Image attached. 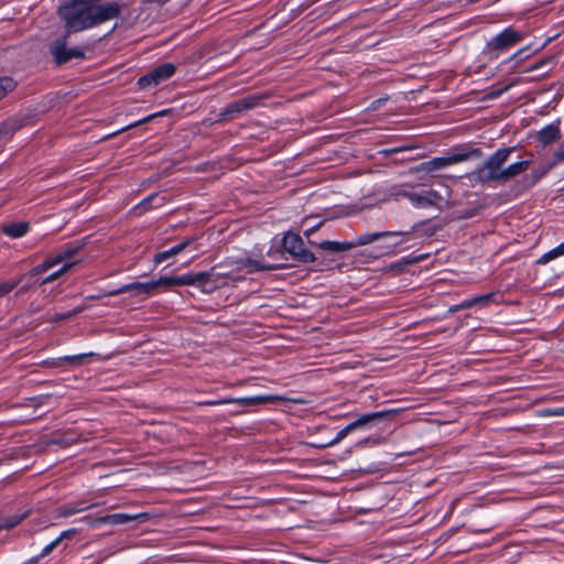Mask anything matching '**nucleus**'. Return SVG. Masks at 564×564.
<instances>
[{
	"instance_id": "11",
	"label": "nucleus",
	"mask_w": 564,
	"mask_h": 564,
	"mask_svg": "<svg viewBox=\"0 0 564 564\" xmlns=\"http://www.w3.org/2000/svg\"><path fill=\"white\" fill-rule=\"evenodd\" d=\"M66 44V37H63L54 41L50 46V52L58 65L64 64L72 58H83L85 55L80 47L67 48Z\"/></svg>"
},
{
	"instance_id": "9",
	"label": "nucleus",
	"mask_w": 564,
	"mask_h": 564,
	"mask_svg": "<svg viewBox=\"0 0 564 564\" xmlns=\"http://www.w3.org/2000/svg\"><path fill=\"white\" fill-rule=\"evenodd\" d=\"M440 228H441V226L435 224V221L432 219H426V220L416 223L411 227L410 230L397 231L395 237H400V239L398 241H395L393 243V246L409 242L412 239L432 237Z\"/></svg>"
},
{
	"instance_id": "34",
	"label": "nucleus",
	"mask_w": 564,
	"mask_h": 564,
	"mask_svg": "<svg viewBox=\"0 0 564 564\" xmlns=\"http://www.w3.org/2000/svg\"><path fill=\"white\" fill-rule=\"evenodd\" d=\"M412 194L411 186L408 184L394 185L390 188V195L395 198L404 197L409 199V195Z\"/></svg>"
},
{
	"instance_id": "3",
	"label": "nucleus",
	"mask_w": 564,
	"mask_h": 564,
	"mask_svg": "<svg viewBox=\"0 0 564 564\" xmlns=\"http://www.w3.org/2000/svg\"><path fill=\"white\" fill-rule=\"evenodd\" d=\"M514 148H500L490 154L485 162L468 174L473 186L487 183H502L503 165Z\"/></svg>"
},
{
	"instance_id": "7",
	"label": "nucleus",
	"mask_w": 564,
	"mask_h": 564,
	"mask_svg": "<svg viewBox=\"0 0 564 564\" xmlns=\"http://www.w3.org/2000/svg\"><path fill=\"white\" fill-rule=\"evenodd\" d=\"M523 39L522 32L508 26L503 29L500 33L494 36L490 41L487 42V50L489 53L495 54L496 56L506 52L509 48L513 47L516 44L521 42Z\"/></svg>"
},
{
	"instance_id": "49",
	"label": "nucleus",
	"mask_w": 564,
	"mask_h": 564,
	"mask_svg": "<svg viewBox=\"0 0 564 564\" xmlns=\"http://www.w3.org/2000/svg\"><path fill=\"white\" fill-rule=\"evenodd\" d=\"M42 557H43V556H40V554H39V555H36V556L31 557V558H30L28 562H25L24 564H36V563L40 561V558H42Z\"/></svg>"
},
{
	"instance_id": "17",
	"label": "nucleus",
	"mask_w": 564,
	"mask_h": 564,
	"mask_svg": "<svg viewBox=\"0 0 564 564\" xmlns=\"http://www.w3.org/2000/svg\"><path fill=\"white\" fill-rule=\"evenodd\" d=\"M397 231H376V232H367L357 236L352 240L346 241L347 243V250H350L356 247L370 245L381 238L386 237H395Z\"/></svg>"
},
{
	"instance_id": "23",
	"label": "nucleus",
	"mask_w": 564,
	"mask_h": 564,
	"mask_svg": "<svg viewBox=\"0 0 564 564\" xmlns=\"http://www.w3.org/2000/svg\"><path fill=\"white\" fill-rule=\"evenodd\" d=\"M29 516H30V510H25V511L18 512V513L2 518L0 520V531L1 530H11V529L15 528Z\"/></svg>"
},
{
	"instance_id": "30",
	"label": "nucleus",
	"mask_w": 564,
	"mask_h": 564,
	"mask_svg": "<svg viewBox=\"0 0 564 564\" xmlns=\"http://www.w3.org/2000/svg\"><path fill=\"white\" fill-rule=\"evenodd\" d=\"M55 262L53 260L52 257H48L46 258L42 263L33 267L28 273L26 275H30V276H35V275H39V274H42L44 272H46L47 270H50L51 268L55 267ZM25 276V274H23Z\"/></svg>"
},
{
	"instance_id": "27",
	"label": "nucleus",
	"mask_w": 564,
	"mask_h": 564,
	"mask_svg": "<svg viewBox=\"0 0 564 564\" xmlns=\"http://www.w3.org/2000/svg\"><path fill=\"white\" fill-rule=\"evenodd\" d=\"M74 533V530H66L63 531L55 540H53L51 543H48L40 553V556H47L53 550H55L59 543L64 540L69 538Z\"/></svg>"
},
{
	"instance_id": "20",
	"label": "nucleus",
	"mask_w": 564,
	"mask_h": 564,
	"mask_svg": "<svg viewBox=\"0 0 564 564\" xmlns=\"http://www.w3.org/2000/svg\"><path fill=\"white\" fill-rule=\"evenodd\" d=\"M30 229V226L25 221L11 223L2 227V231L6 236L17 239L25 236Z\"/></svg>"
},
{
	"instance_id": "8",
	"label": "nucleus",
	"mask_w": 564,
	"mask_h": 564,
	"mask_svg": "<svg viewBox=\"0 0 564 564\" xmlns=\"http://www.w3.org/2000/svg\"><path fill=\"white\" fill-rule=\"evenodd\" d=\"M280 399L275 395H254V397H245V398H225V399H217V400H208L200 402V405H221V404H235L237 405V409L232 411V414H240L243 412L242 408L245 406H253L258 404H263L267 402H271L273 400Z\"/></svg>"
},
{
	"instance_id": "4",
	"label": "nucleus",
	"mask_w": 564,
	"mask_h": 564,
	"mask_svg": "<svg viewBox=\"0 0 564 564\" xmlns=\"http://www.w3.org/2000/svg\"><path fill=\"white\" fill-rule=\"evenodd\" d=\"M267 257L272 261L265 260L263 257L260 259L242 258L230 264V270L236 273L242 274L243 279L248 273H254L258 271H272L284 267L282 260H285L284 250L279 248H270L267 251Z\"/></svg>"
},
{
	"instance_id": "50",
	"label": "nucleus",
	"mask_w": 564,
	"mask_h": 564,
	"mask_svg": "<svg viewBox=\"0 0 564 564\" xmlns=\"http://www.w3.org/2000/svg\"><path fill=\"white\" fill-rule=\"evenodd\" d=\"M462 310H463V307H460V303L449 307V312H452V313H455V312H458Z\"/></svg>"
},
{
	"instance_id": "14",
	"label": "nucleus",
	"mask_w": 564,
	"mask_h": 564,
	"mask_svg": "<svg viewBox=\"0 0 564 564\" xmlns=\"http://www.w3.org/2000/svg\"><path fill=\"white\" fill-rule=\"evenodd\" d=\"M409 200L416 208H427L437 205L442 197L436 191L429 189L421 193L412 192L409 195Z\"/></svg>"
},
{
	"instance_id": "12",
	"label": "nucleus",
	"mask_w": 564,
	"mask_h": 564,
	"mask_svg": "<svg viewBox=\"0 0 564 564\" xmlns=\"http://www.w3.org/2000/svg\"><path fill=\"white\" fill-rule=\"evenodd\" d=\"M127 292H134L137 294H143L151 296L156 293L154 280L149 282H132L124 284L118 289L106 291L102 296H116Z\"/></svg>"
},
{
	"instance_id": "19",
	"label": "nucleus",
	"mask_w": 564,
	"mask_h": 564,
	"mask_svg": "<svg viewBox=\"0 0 564 564\" xmlns=\"http://www.w3.org/2000/svg\"><path fill=\"white\" fill-rule=\"evenodd\" d=\"M530 165H531V161L524 160V161L511 163L508 166L503 167L502 183H507L508 181L512 180L513 177L524 173L529 169Z\"/></svg>"
},
{
	"instance_id": "5",
	"label": "nucleus",
	"mask_w": 564,
	"mask_h": 564,
	"mask_svg": "<svg viewBox=\"0 0 564 564\" xmlns=\"http://www.w3.org/2000/svg\"><path fill=\"white\" fill-rule=\"evenodd\" d=\"M482 152L479 148H453L446 155L424 161L415 167L416 172L432 173L444 170L448 166L464 162L473 156L480 158Z\"/></svg>"
},
{
	"instance_id": "21",
	"label": "nucleus",
	"mask_w": 564,
	"mask_h": 564,
	"mask_svg": "<svg viewBox=\"0 0 564 564\" xmlns=\"http://www.w3.org/2000/svg\"><path fill=\"white\" fill-rule=\"evenodd\" d=\"M555 165H552V162L546 165H540L538 167H534L529 175H525L523 181L527 186L532 187L534 186L540 180H542L551 169H553Z\"/></svg>"
},
{
	"instance_id": "45",
	"label": "nucleus",
	"mask_w": 564,
	"mask_h": 564,
	"mask_svg": "<svg viewBox=\"0 0 564 564\" xmlns=\"http://www.w3.org/2000/svg\"><path fill=\"white\" fill-rule=\"evenodd\" d=\"M88 508H90V506L78 507V508H64V510L62 511V514L67 517V516H72V514H75L77 512L84 511V510H86Z\"/></svg>"
},
{
	"instance_id": "1",
	"label": "nucleus",
	"mask_w": 564,
	"mask_h": 564,
	"mask_svg": "<svg viewBox=\"0 0 564 564\" xmlns=\"http://www.w3.org/2000/svg\"><path fill=\"white\" fill-rule=\"evenodd\" d=\"M101 0H70L59 6L58 14L65 22L67 33L80 32L95 28L121 13L117 1L101 3Z\"/></svg>"
},
{
	"instance_id": "39",
	"label": "nucleus",
	"mask_w": 564,
	"mask_h": 564,
	"mask_svg": "<svg viewBox=\"0 0 564 564\" xmlns=\"http://www.w3.org/2000/svg\"><path fill=\"white\" fill-rule=\"evenodd\" d=\"M80 312H83V307H76L74 308L73 311H69L65 314H56L54 319L55 321H64V319H68V318H72L74 316H76L77 314H79Z\"/></svg>"
},
{
	"instance_id": "43",
	"label": "nucleus",
	"mask_w": 564,
	"mask_h": 564,
	"mask_svg": "<svg viewBox=\"0 0 564 564\" xmlns=\"http://www.w3.org/2000/svg\"><path fill=\"white\" fill-rule=\"evenodd\" d=\"M160 198L159 194H152L150 196H148L147 198H144L141 203H140V207L144 210L149 209L150 207H152L151 203L155 199Z\"/></svg>"
},
{
	"instance_id": "15",
	"label": "nucleus",
	"mask_w": 564,
	"mask_h": 564,
	"mask_svg": "<svg viewBox=\"0 0 564 564\" xmlns=\"http://www.w3.org/2000/svg\"><path fill=\"white\" fill-rule=\"evenodd\" d=\"M260 102V98L257 96H247L240 99H237L229 105H227L225 109V115L230 116L231 118L235 115L242 113L245 111H248L256 106H258Z\"/></svg>"
},
{
	"instance_id": "26",
	"label": "nucleus",
	"mask_w": 564,
	"mask_h": 564,
	"mask_svg": "<svg viewBox=\"0 0 564 564\" xmlns=\"http://www.w3.org/2000/svg\"><path fill=\"white\" fill-rule=\"evenodd\" d=\"M74 533V530H66L63 531L55 540H53L51 543H48L40 553V556H47L53 550H55L59 543L64 540L69 538Z\"/></svg>"
},
{
	"instance_id": "40",
	"label": "nucleus",
	"mask_w": 564,
	"mask_h": 564,
	"mask_svg": "<svg viewBox=\"0 0 564 564\" xmlns=\"http://www.w3.org/2000/svg\"><path fill=\"white\" fill-rule=\"evenodd\" d=\"M564 162V142L562 145L554 152L552 165H558Z\"/></svg>"
},
{
	"instance_id": "13",
	"label": "nucleus",
	"mask_w": 564,
	"mask_h": 564,
	"mask_svg": "<svg viewBox=\"0 0 564 564\" xmlns=\"http://www.w3.org/2000/svg\"><path fill=\"white\" fill-rule=\"evenodd\" d=\"M195 242H196L195 237L186 238L183 241L171 247L170 249L156 253L154 256L153 261L155 264L162 263L163 261L167 260L169 258L177 256L186 249H189L191 251H197L198 247L196 246Z\"/></svg>"
},
{
	"instance_id": "51",
	"label": "nucleus",
	"mask_w": 564,
	"mask_h": 564,
	"mask_svg": "<svg viewBox=\"0 0 564 564\" xmlns=\"http://www.w3.org/2000/svg\"><path fill=\"white\" fill-rule=\"evenodd\" d=\"M400 150H401V149L395 148V149L387 150V151H384V152H386V153H388V154H392V153H397V152H399Z\"/></svg>"
},
{
	"instance_id": "24",
	"label": "nucleus",
	"mask_w": 564,
	"mask_h": 564,
	"mask_svg": "<svg viewBox=\"0 0 564 564\" xmlns=\"http://www.w3.org/2000/svg\"><path fill=\"white\" fill-rule=\"evenodd\" d=\"M80 248H82V246H79V245H67L55 256H52V258H53L55 264L57 265L62 262L70 260L73 257H75L78 253V251L80 250Z\"/></svg>"
},
{
	"instance_id": "33",
	"label": "nucleus",
	"mask_w": 564,
	"mask_h": 564,
	"mask_svg": "<svg viewBox=\"0 0 564 564\" xmlns=\"http://www.w3.org/2000/svg\"><path fill=\"white\" fill-rule=\"evenodd\" d=\"M23 278L24 275H20L18 279L0 282V297L7 295L17 288L22 282Z\"/></svg>"
},
{
	"instance_id": "46",
	"label": "nucleus",
	"mask_w": 564,
	"mask_h": 564,
	"mask_svg": "<svg viewBox=\"0 0 564 564\" xmlns=\"http://www.w3.org/2000/svg\"><path fill=\"white\" fill-rule=\"evenodd\" d=\"M387 101L386 98H379L371 102L369 109L370 110H378L384 102Z\"/></svg>"
},
{
	"instance_id": "42",
	"label": "nucleus",
	"mask_w": 564,
	"mask_h": 564,
	"mask_svg": "<svg viewBox=\"0 0 564 564\" xmlns=\"http://www.w3.org/2000/svg\"><path fill=\"white\" fill-rule=\"evenodd\" d=\"M87 523L90 528H98L100 524H107L106 516L98 518H88Z\"/></svg>"
},
{
	"instance_id": "10",
	"label": "nucleus",
	"mask_w": 564,
	"mask_h": 564,
	"mask_svg": "<svg viewBox=\"0 0 564 564\" xmlns=\"http://www.w3.org/2000/svg\"><path fill=\"white\" fill-rule=\"evenodd\" d=\"M176 67L172 63L162 64L139 78L138 85L145 89L167 80L175 74Z\"/></svg>"
},
{
	"instance_id": "16",
	"label": "nucleus",
	"mask_w": 564,
	"mask_h": 564,
	"mask_svg": "<svg viewBox=\"0 0 564 564\" xmlns=\"http://www.w3.org/2000/svg\"><path fill=\"white\" fill-rule=\"evenodd\" d=\"M394 413H395V410H382V411H377V412L365 413V414L360 415L358 419H356L355 421L350 422L348 424V427L352 432L357 429L365 427L369 424H372V423H375L379 420H382L387 416H390Z\"/></svg>"
},
{
	"instance_id": "32",
	"label": "nucleus",
	"mask_w": 564,
	"mask_h": 564,
	"mask_svg": "<svg viewBox=\"0 0 564 564\" xmlns=\"http://www.w3.org/2000/svg\"><path fill=\"white\" fill-rule=\"evenodd\" d=\"M498 293L492 292L485 295L474 296L475 306L486 307L491 303H497Z\"/></svg>"
},
{
	"instance_id": "25",
	"label": "nucleus",
	"mask_w": 564,
	"mask_h": 564,
	"mask_svg": "<svg viewBox=\"0 0 564 564\" xmlns=\"http://www.w3.org/2000/svg\"><path fill=\"white\" fill-rule=\"evenodd\" d=\"M564 256V241L556 246L555 248L551 249L550 251L542 254L536 263L544 265L549 263L550 261L557 259L560 257Z\"/></svg>"
},
{
	"instance_id": "41",
	"label": "nucleus",
	"mask_w": 564,
	"mask_h": 564,
	"mask_svg": "<svg viewBox=\"0 0 564 564\" xmlns=\"http://www.w3.org/2000/svg\"><path fill=\"white\" fill-rule=\"evenodd\" d=\"M351 431L349 430L348 425H346L344 429L338 431L335 438L329 442V446L335 445L339 443L341 440H344Z\"/></svg>"
},
{
	"instance_id": "35",
	"label": "nucleus",
	"mask_w": 564,
	"mask_h": 564,
	"mask_svg": "<svg viewBox=\"0 0 564 564\" xmlns=\"http://www.w3.org/2000/svg\"><path fill=\"white\" fill-rule=\"evenodd\" d=\"M15 82L10 77H0V99L15 88Z\"/></svg>"
},
{
	"instance_id": "47",
	"label": "nucleus",
	"mask_w": 564,
	"mask_h": 564,
	"mask_svg": "<svg viewBox=\"0 0 564 564\" xmlns=\"http://www.w3.org/2000/svg\"><path fill=\"white\" fill-rule=\"evenodd\" d=\"M473 306H475L474 297L466 299L463 302H460V307H463V310H466V308H469Z\"/></svg>"
},
{
	"instance_id": "53",
	"label": "nucleus",
	"mask_w": 564,
	"mask_h": 564,
	"mask_svg": "<svg viewBox=\"0 0 564 564\" xmlns=\"http://www.w3.org/2000/svg\"><path fill=\"white\" fill-rule=\"evenodd\" d=\"M560 413L564 415V408L560 411Z\"/></svg>"
},
{
	"instance_id": "31",
	"label": "nucleus",
	"mask_w": 564,
	"mask_h": 564,
	"mask_svg": "<svg viewBox=\"0 0 564 564\" xmlns=\"http://www.w3.org/2000/svg\"><path fill=\"white\" fill-rule=\"evenodd\" d=\"M74 265V262L72 263H65L62 268H59L57 271L51 273L50 275L45 276L40 281V285H45L48 283L54 282L59 276H62L64 273H66Z\"/></svg>"
},
{
	"instance_id": "44",
	"label": "nucleus",
	"mask_w": 564,
	"mask_h": 564,
	"mask_svg": "<svg viewBox=\"0 0 564 564\" xmlns=\"http://www.w3.org/2000/svg\"><path fill=\"white\" fill-rule=\"evenodd\" d=\"M43 364L46 366V367H52V368H57V367H61L63 366V359L62 357H58V358H52V359H46L43 361Z\"/></svg>"
},
{
	"instance_id": "28",
	"label": "nucleus",
	"mask_w": 564,
	"mask_h": 564,
	"mask_svg": "<svg viewBox=\"0 0 564 564\" xmlns=\"http://www.w3.org/2000/svg\"><path fill=\"white\" fill-rule=\"evenodd\" d=\"M135 518H137L135 516H130L127 513H112V514L106 516V521H107V524L120 525V524H126V523L134 520Z\"/></svg>"
},
{
	"instance_id": "2",
	"label": "nucleus",
	"mask_w": 564,
	"mask_h": 564,
	"mask_svg": "<svg viewBox=\"0 0 564 564\" xmlns=\"http://www.w3.org/2000/svg\"><path fill=\"white\" fill-rule=\"evenodd\" d=\"M176 286L195 285L203 292H212L214 289L230 286L243 281V275L230 270L228 264L214 267L209 272L186 273L175 276Z\"/></svg>"
},
{
	"instance_id": "52",
	"label": "nucleus",
	"mask_w": 564,
	"mask_h": 564,
	"mask_svg": "<svg viewBox=\"0 0 564 564\" xmlns=\"http://www.w3.org/2000/svg\"><path fill=\"white\" fill-rule=\"evenodd\" d=\"M26 291V288H21L19 291H18V294H22Z\"/></svg>"
},
{
	"instance_id": "48",
	"label": "nucleus",
	"mask_w": 564,
	"mask_h": 564,
	"mask_svg": "<svg viewBox=\"0 0 564 564\" xmlns=\"http://www.w3.org/2000/svg\"><path fill=\"white\" fill-rule=\"evenodd\" d=\"M321 225H322V223H319L318 225L313 226V227H311V228L306 229V230L304 231V235H305L306 237H310L313 232H315V231L317 230V228H318Z\"/></svg>"
},
{
	"instance_id": "29",
	"label": "nucleus",
	"mask_w": 564,
	"mask_h": 564,
	"mask_svg": "<svg viewBox=\"0 0 564 564\" xmlns=\"http://www.w3.org/2000/svg\"><path fill=\"white\" fill-rule=\"evenodd\" d=\"M20 124L17 120H7L0 123V140L11 137L18 129Z\"/></svg>"
},
{
	"instance_id": "38",
	"label": "nucleus",
	"mask_w": 564,
	"mask_h": 564,
	"mask_svg": "<svg viewBox=\"0 0 564 564\" xmlns=\"http://www.w3.org/2000/svg\"><path fill=\"white\" fill-rule=\"evenodd\" d=\"M167 111H169V110H162V111H160V112H156V113L150 115V116H148V117H145V118H143V119H141V120H139V121H137V122L130 123L129 126H127V127L122 128V129H121V131H126V130H128L129 128L135 127V126H138V124H140V123H143V122H148V121H150L151 119H153V118H155V117L164 116L165 113H167ZM119 132H120V130H119V131H117V132H115V133H112L111 135L118 134Z\"/></svg>"
},
{
	"instance_id": "36",
	"label": "nucleus",
	"mask_w": 564,
	"mask_h": 564,
	"mask_svg": "<svg viewBox=\"0 0 564 564\" xmlns=\"http://www.w3.org/2000/svg\"><path fill=\"white\" fill-rule=\"evenodd\" d=\"M156 290L159 288L170 289L172 286H176L175 276H161L158 280H154Z\"/></svg>"
},
{
	"instance_id": "6",
	"label": "nucleus",
	"mask_w": 564,
	"mask_h": 564,
	"mask_svg": "<svg viewBox=\"0 0 564 564\" xmlns=\"http://www.w3.org/2000/svg\"><path fill=\"white\" fill-rule=\"evenodd\" d=\"M284 252L302 263H313L316 261L315 254L305 248L303 239L294 232H286L282 239Z\"/></svg>"
},
{
	"instance_id": "22",
	"label": "nucleus",
	"mask_w": 564,
	"mask_h": 564,
	"mask_svg": "<svg viewBox=\"0 0 564 564\" xmlns=\"http://www.w3.org/2000/svg\"><path fill=\"white\" fill-rule=\"evenodd\" d=\"M308 242H310V245L316 246L319 249H322L326 252H329V253H339V252L348 251L346 241L338 242V241L323 240L319 242H315L313 240H308Z\"/></svg>"
},
{
	"instance_id": "18",
	"label": "nucleus",
	"mask_w": 564,
	"mask_h": 564,
	"mask_svg": "<svg viewBox=\"0 0 564 564\" xmlns=\"http://www.w3.org/2000/svg\"><path fill=\"white\" fill-rule=\"evenodd\" d=\"M561 130L557 123H550L538 132L539 142L546 147L560 140Z\"/></svg>"
},
{
	"instance_id": "37",
	"label": "nucleus",
	"mask_w": 564,
	"mask_h": 564,
	"mask_svg": "<svg viewBox=\"0 0 564 564\" xmlns=\"http://www.w3.org/2000/svg\"><path fill=\"white\" fill-rule=\"evenodd\" d=\"M93 354H79V355H72V356H63V364H73V365H80L88 356H91Z\"/></svg>"
}]
</instances>
